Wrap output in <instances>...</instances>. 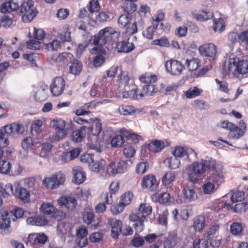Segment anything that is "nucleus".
Segmentation results:
<instances>
[{
	"instance_id": "1",
	"label": "nucleus",
	"mask_w": 248,
	"mask_h": 248,
	"mask_svg": "<svg viewBox=\"0 0 248 248\" xmlns=\"http://www.w3.org/2000/svg\"><path fill=\"white\" fill-rule=\"evenodd\" d=\"M216 163L215 159L206 157L201 161L194 162L188 165L186 170L189 181L192 183H197L206 170H213L217 168Z\"/></svg>"
},
{
	"instance_id": "2",
	"label": "nucleus",
	"mask_w": 248,
	"mask_h": 248,
	"mask_svg": "<svg viewBox=\"0 0 248 248\" xmlns=\"http://www.w3.org/2000/svg\"><path fill=\"white\" fill-rule=\"evenodd\" d=\"M152 207L145 203H141L137 212L129 216L131 221L134 222L133 227L136 232H141L144 228V222L146 221V217L151 214Z\"/></svg>"
},
{
	"instance_id": "3",
	"label": "nucleus",
	"mask_w": 248,
	"mask_h": 248,
	"mask_svg": "<svg viewBox=\"0 0 248 248\" xmlns=\"http://www.w3.org/2000/svg\"><path fill=\"white\" fill-rule=\"evenodd\" d=\"M24 127L18 124L12 123L7 124L0 129V147H6L9 145V139L16 134H22L24 132Z\"/></svg>"
},
{
	"instance_id": "4",
	"label": "nucleus",
	"mask_w": 248,
	"mask_h": 248,
	"mask_svg": "<svg viewBox=\"0 0 248 248\" xmlns=\"http://www.w3.org/2000/svg\"><path fill=\"white\" fill-rule=\"evenodd\" d=\"M0 214L1 217L0 221V229H5L10 226L11 220L15 221L17 219L21 218L24 215V211L21 208L16 207L10 212L5 210Z\"/></svg>"
},
{
	"instance_id": "5",
	"label": "nucleus",
	"mask_w": 248,
	"mask_h": 248,
	"mask_svg": "<svg viewBox=\"0 0 248 248\" xmlns=\"http://www.w3.org/2000/svg\"><path fill=\"white\" fill-rule=\"evenodd\" d=\"M18 10H19V13L22 14V20L25 22H29L32 20L38 13L32 0H28L23 2Z\"/></svg>"
},
{
	"instance_id": "6",
	"label": "nucleus",
	"mask_w": 248,
	"mask_h": 248,
	"mask_svg": "<svg viewBox=\"0 0 248 248\" xmlns=\"http://www.w3.org/2000/svg\"><path fill=\"white\" fill-rule=\"evenodd\" d=\"M228 69L234 75H244L248 72V62L246 60H240L237 58L230 59Z\"/></svg>"
},
{
	"instance_id": "7",
	"label": "nucleus",
	"mask_w": 248,
	"mask_h": 248,
	"mask_svg": "<svg viewBox=\"0 0 248 248\" xmlns=\"http://www.w3.org/2000/svg\"><path fill=\"white\" fill-rule=\"evenodd\" d=\"M65 181V175L61 172L53 174L51 177L45 178L43 183L48 189H56L64 184Z\"/></svg>"
},
{
	"instance_id": "8",
	"label": "nucleus",
	"mask_w": 248,
	"mask_h": 248,
	"mask_svg": "<svg viewBox=\"0 0 248 248\" xmlns=\"http://www.w3.org/2000/svg\"><path fill=\"white\" fill-rule=\"evenodd\" d=\"M128 164L124 161L119 162H111L107 167V171L109 175L115 176L118 173L124 172L127 169Z\"/></svg>"
},
{
	"instance_id": "9",
	"label": "nucleus",
	"mask_w": 248,
	"mask_h": 248,
	"mask_svg": "<svg viewBox=\"0 0 248 248\" xmlns=\"http://www.w3.org/2000/svg\"><path fill=\"white\" fill-rule=\"evenodd\" d=\"M109 30H110V29L106 27L101 30L97 34L92 36L90 40L91 44L95 46H100L105 45L107 42L108 38L109 37L108 34Z\"/></svg>"
},
{
	"instance_id": "10",
	"label": "nucleus",
	"mask_w": 248,
	"mask_h": 248,
	"mask_svg": "<svg viewBox=\"0 0 248 248\" xmlns=\"http://www.w3.org/2000/svg\"><path fill=\"white\" fill-rule=\"evenodd\" d=\"M165 68L168 73L172 75H178L183 71L184 66L177 60H170L166 62Z\"/></svg>"
},
{
	"instance_id": "11",
	"label": "nucleus",
	"mask_w": 248,
	"mask_h": 248,
	"mask_svg": "<svg viewBox=\"0 0 248 248\" xmlns=\"http://www.w3.org/2000/svg\"><path fill=\"white\" fill-rule=\"evenodd\" d=\"M65 82L63 78L60 77L55 78L53 84L50 86L51 92L54 96H59L63 92Z\"/></svg>"
},
{
	"instance_id": "12",
	"label": "nucleus",
	"mask_w": 248,
	"mask_h": 248,
	"mask_svg": "<svg viewBox=\"0 0 248 248\" xmlns=\"http://www.w3.org/2000/svg\"><path fill=\"white\" fill-rule=\"evenodd\" d=\"M182 198H179L176 200L178 203H182L184 202H188L194 201L196 197L195 190L191 186H186L182 191Z\"/></svg>"
},
{
	"instance_id": "13",
	"label": "nucleus",
	"mask_w": 248,
	"mask_h": 248,
	"mask_svg": "<svg viewBox=\"0 0 248 248\" xmlns=\"http://www.w3.org/2000/svg\"><path fill=\"white\" fill-rule=\"evenodd\" d=\"M119 188V183L113 182L109 186V192L103 193L101 196V201L105 202L108 205L113 202L112 194H115Z\"/></svg>"
},
{
	"instance_id": "14",
	"label": "nucleus",
	"mask_w": 248,
	"mask_h": 248,
	"mask_svg": "<svg viewBox=\"0 0 248 248\" xmlns=\"http://www.w3.org/2000/svg\"><path fill=\"white\" fill-rule=\"evenodd\" d=\"M209 181L213 183L217 187L224 181V177L221 169L215 168L212 170L210 175L207 178Z\"/></svg>"
},
{
	"instance_id": "15",
	"label": "nucleus",
	"mask_w": 248,
	"mask_h": 248,
	"mask_svg": "<svg viewBox=\"0 0 248 248\" xmlns=\"http://www.w3.org/2000/svg\"><path fill=\"white\" fill-rule=\"evenodd\" d=\"M71 227L69 223L60 222L57 225V234L63 242L65 241V236L70 234Z\"/></svg>"
},
{
	"instance_id": "16",
	"label": "nucleus",
	"mask_w": 248,
	"mask_h": 248,
	"mask_svg": "<svg viewBox=\"0 0 248 248\" xmlns=\"http://www.w3.org/2000/svg\"><path fill=\"white\" fill-rule=\"evenodd\" d=\"M19 9L18 2L14 0H9L2 3L0 6V11L3 14L10 13Z\"/></svg>"
},
{
	"instance_id": "17",
	"label": "nucleus",
	"mask_w": 248,
	"mask_h": 248,
	"mask_svg": "<svg viewBox=\"0 0 248 248\" xmlns=\"http://www.w3.org/2000/svg\"><path fill=\"white\" fill-rule=\"evenodd\" d=\"M199 51L203 56L212 57L216 54L217 50L214 44L209 43L201 46L199 47Z\"/></svg>"
},
{
	"instance_id": "18",
	"label": "nucleus",
	"mask_w": 248,
	"mask_h": 248,
	"mask_svg": "<svg viewBox=\"0 0 248 248\" xmlns=\"http://www.w3.org/2000/svg\"><path fill=\"white\" fill-rule=\"evenodd\" d=\"M141 186L143 188H148L151 191L155 190L157 186L155 177L152 175L144 177L142 181Z\"/></svg>"
},
{
	"instance_id": "19",
	"label": "nucleus",
	"mask_w": 248,
	"mask_h": 248,
	"mask_svg": "<svg viewBox=\"0 0 248 248\" xmlns=\"http://www.w3.org/2000/svg\"><path fill=\"white\" fill-rule=\"evenodd\" d=\"M58 202L61 205L64 206L69 210L75 209L77 204L76 199L72 197H62Z\"/></svg>"
},
{
	"instance_id": "20",
	"label": "nucleus",
	"mask_w": 248,
	"mask_h": 248,
	"mask_svg": "<svg viewBox=\"0 0 248 248\" xmlns=\"http://www.w3.org/2000/svg\"><path fill=\"white\" fill-rule=\"evenodd\" d=\"M116 47L118 52L129 53L134 49L135 47L134 44L129 42L128 40L118 42Z\"/></svg>"
},
{
	"instance_id": "21",
	"label": "nucleus",
	"mask_w": 248,
	"mask_h": 248,
	"mask_svg": "<svg viewBox=\"0 0 248 248\" xmlns=\"http://www.w3.org/2000/svg\"><path fill=\"white\" fill-rule=\"evenodd\" d=\"M72 174L74 178V182L77 184L82 183L86 179L85 173L80 167H74L73 168Z\"/></svg>"
},
{
	"instance_id": "22",
	"label": "nucleus",
	"mask_w": 248,
	"mask_h": 248,
	"mask_svg": "<svg viewBox=\"0 0 248 248\" xmlns=\"http://www.w3.org/2000/svg\"><path fill=\"white\" fill-rule=\"evenodd\" d=\"M15 190L14 191L13 195L22 201H27L30 197V193L29 190L25 188L20 187L19 186H15Z\"/></svg>"
},
{
	"instance_id": "23",
	"label": "nucleus",
	"mask_w": 248,
	"mask_h": 248,
	"mask_svg": "<svg viewBox=\"0 0 248 248\" xmlns=\"http://www.w3.org/2000/svg\"><path fill=\"white\" fill-rule=\"evenodd\" d=\"M122 222L120 220H115L111 224V236L114 239H117L122 232Z\"/></svg>"
},
{
	"instance_id": "24",
	"label": "nucleus",
	"mask_w": 248,
	"mask_h": 248,
	"mask_svg": "<svg viewBox=\"0 0 248 248\" xmlns=\"http://www.w3.org/2000/svg\"><path fill=\"white\" fill-rule=\"evenodd\" d=\"M192 17L199 21H204L212 19L214 16L211 11H203L200 14L193 12L191 14Z\"/></svg>"
},
{
	"instance_id": "25",
	"label": "nucleus",
	"mask_w": 248,
	"mask_h": 248,
	"mask_svg": "<svg viewBox=\"0 0 248 248\" xmlns=\"http://www.w3.org/2000/svg\"><path fill=\"white\" fill-rule=\"evenodd\" d=\"M120 133L124 137L131 140L134 143H138L140 141H143V139L141 136L135 133H131L125 128L121 129Z\"/></svg>"
},
{
	"instance_id": "26",
	"label": "nucleus",
	"mask_w": 248,
	"mask_h": 248,
	"mask_svg": "<svg viewBox=\"0 0 248 248\" xmlns=\"http://www.w3.org/2000/svg\"><path fill=\"white\" fill-rule=\"evenodd\" d=\"M86 128L87 126H82L80 129L74 130L71 137L72 141L76 143L81 142L85 135L83 131L86 132Z\"/></svg>"
},
{
	"instance_id": "27",
	"label": "nucleus",
	"mask_w": 248,
	"mask_h": 248,
	"mask_svg": "<svg viewBox=\"0 0 248 248\" xmlns=\"http://www.w3.org/2000/svg\"><path fill=\"white\" fill-rule=\"evenodd\" d=\"M158 91L157 88L153 84L145 85L143 87L142 92L140 93L139 95L142 97L144 94L152 96Z\"/></svg>"
},
{
	"instance_id": "28",
	"label": "nucleus",
	"mask_w": 248,
	"mask_h": 248,
	"mask_svg": "<svg viewBox=\"0 0 248 248\" xmlns=\"http://www.w3.org/2000/svg\"><path fill=\"white\" fill-rule=\"evenodd\" d=\"M82 64L80 61L75 60L69 66L70 72L73 75L79 74L82 70Z\"/></svg>"
},
{
	"instance_id": "29",
	"label": "nucleus",
	"mask_w": 248,
	"mask_h": 248,
	"mask_svg": "<svg viewBox=\"0 0 248 248\" xmlns=\"http://www.w3.org/2000/svg\"><path fill=\"white\" fill-rule=\"evenodd\" d=\"M173 156L178 158H182L184 160H187V156L185 154V148L181 146H176L172 150Z\"/></svg>"
},
{
	"instance_id": "30",
	"label": "nucleus",
	"mask_w": 248,
	"mask_h": 248,
	"mask_svg": "<svg viewBox=\"0 0 248 248\" xmlns=\"http://www.w3.org/2000/svg\"><path fill=\"white\" fill-rule=\"evenodd\" d=\"M89 113H90V111L84 110L83 109H78L76 111V114L77 115V116L74 117L73 120L74 122L79 124H83L84 123H87L88 122L87 120L85 119H83V118L79 117V116L84 115Z\"/></svg>"
},
{
	"instance_id": "31",
	"label": "nucleus",
	"mask_w": 248,
	"mask_h": 248,
	"mask_svg": "<svg viewBox=\"0 0 248 248\" xmlns=\"http://www.w3.org/2000/svg\"><path fill=\"white\" fill-rule=\"evenodd\" d=\"M80 153V150L78 148H75L67 153L62 156V159L65 162L69 161L77 157Z\"/></svg>"
},
{
	"instance_id": "32",
	"label": "nucleus",
	"mask_w": 248,
	"mask_h": 248,
	"mask_svg": "<svg viewBox=\"0 0 248 248\" xmlns=\"http://www.w3.org/2000/svg\"><path fill=\"white\" fill-rule=\"evenodd\" d=\"M86 130L88 133H91L93 136H98L102 131V124L98 121L95 122V125L93 127L87 126Z\"/></svg>"
},
{
	"instance_id": "33",
	"label": "nucleus",
	"mask_w": 248,
	"mask_h": 248,
	"mask_svg": "<svg viewBox=\"0 0 248 248\" xmlns=\"http://www.w3.org/2000/svg\"><path fill=\"white\" fill-rule=\"evenodd\" d=\"M53 146V145L49 142H45L42 144L39 154L40 156L43 158L47 157L51 151Z\"/></svg>"
},
{
	"instance_id": "34",
	"label": "nucleus",
	"mask_w": 248,
	"mask_h": 248,
	"mask_svg": "<svg viewBox=\"0 0 248 248\" xmlns=\"http://www.w3.org/2000/svg\"><path fill=\"white\" fill-rule=\"evenodd\" d=\"M185 64L189 71H193L197 70L200 66V61L198 59L193 58L191 60H186Z\"/></svg>"
},
{
	"instance_id": "35",
	"label": "nucleus",
	"mask_w": 248,
	"mask_h": 248,
	"mask_svg": "<svg viewBox=\"0 0 248 248\" xmlns=\"http://www.w3.org/2000/svg\"><path fill=\"white\" fill-rule=\"evenodd\" d=\"M137 0H126L124 6V9L125 12L130 14L137 10V5L134 3Z\"/></svg>"
},
{
	"instance_id": "36",
	"label": "nucleus",
	"mask_w": 248,
	"mask_h": 248,
	"mask_svg": "<svg viewBox=\"0 0 248 248\" xmlns=\"http://www.w3.org/2000/svg\"><path fill=\"white\" fill-rule=\"evenodd\" d=\"M131 16L129 14L122 15L118 20L119 26L122 28H124L129 25L131 20Z\"/></svg>"
},
{
	"instance_id": "37",
	"label": "nucleus",
	"mask_w": 248,
	"mask_h": 248,
	"mask_svg": "<svg viewBox=\"0 0 248 248\" xmlns=\"http://www.w3.org/2000/svg\"><path fill=\"white\" fill-rule=\"evenodd\" d=\"M225 27V22L223 19L217 18L214 20L213 30L215 31L221 32Z\"/></svg>"
},
{
	"instance_id": "38",
	"label": "nucleus",
	"mask_w": 248,
	"mask_h": 248,
	"mask_svg": "<svg viewBox=\"0 0 248 248\" xmlns=\"http://www.w3.org/2000/svg\"><path fill=\"white\" fill-rule=\"evenodd\" d=\"M105 161L102 160L101 161H96L94 162L93 160V163L91 164V167H89L92 170L96 173L100 172L102 170H104L105 169Z\"/></svg>"
},
{
	"instance_id": "39",
	"label": "nucleus",
	"mask_w": 248,
	"mask_h": 248,
	"mask_svg": "<svg viewBox=\"0 0 248 248\" xmlns=\"http://www.w3.org/2000/svg\"><path fill=\"white\" fill-rule=\"evenodd\" d=\"M10 194L13 195L14 189L12 185L10 183L7 184L5 187H0V195L5 198L10 195Z\"/></svg>"
},
{
	"instance_id": "40",
	"label": "nucleus",
	"mask_w": 248,
	"mask_h": 248,
	"mask_svg": "<svg viewBox=\"0 0 248 248\" xmlns=\"http://www.w3.org/2000/svg\"><path fill=\"white\" fill-rule=\"evenodd\" d=\"M124 136L121 134L113 137L111 140V146L115 148L121 147L124 142Z\"/></svg>"
},
{
	"instance_id": "41",
	"label": "nucleus",
	"mask_w": 248,
	"mask_h": 248,
	"mask_svg": "<svg viewBox=\"0 0 248 248\" xmlns=\"http://www.w3.org/2000/svg\"><path fill=\"white\" fill-rule=\"evenodd\" d=\"M175 175L176 173L174 171L167 172L162 179L163 184L165 186L170 185L174 180Z\"/></svg>"
},
{
	"instance_id": "42",
	"label": "nucleus",
	"mask_w": 248,
	"mask_h": 248,
	"mask_svg": "<svg viewBox=\"0 0 248 248\" xmlns=\"http://www.w3.org/2000/svg\"><path fill=\"white\" fill-rule=\"evenodd\" d=\"M164 147V142L159 140L153 141L149 145L150 150L155 153L160 152Z\"/></svg>"
},
{
	"instance_id": "43",
	"label": "nucleus",
	"mask_w": 248,
	"mask_h": 248,
	"mask_svg": "<svg viewBox=\"0 0 248 248\" xmlns=\"http://www.w3.org/2000/svg\"><path fill=\"white\" fill-rule=\"evenodd\" d=\"M166 161L168 164L169 168L172 170L178 168L180 165L179 159L174 156L166 159Z\"/></svg>"
},
{
	"instance_id": "44",
	"label": "nucleus",
	"mask_w": 248,
	"mask_h": 248,
	"mask_svg": "<svg viewBox=\"0 0 248 248\" xmlns=\"http://www.w3.org/2000/svg\"><path fill=\"white\" fill-rule=\"evenodd\" d=\"M133 194L130 192H126L121 197V202L119 203L120 206H125L128 205L132 199Z\"/></svg>"
},
{
	"instance_id": "45",
	"label": "nucleus",
	"mask_w": 248,
	"mask_h": 248,
	"mask_svg": "<svg viewBox=\"0 0 248 248\" xmlns=\"http://www.w3.org/2000/svg\"><path fill=\"white\" fill-rule=\"evenodd\" d=\"M202 90L199 89L197 87H193L189 88L186 93V95L188 98H194L196 96H199L201 93Z\"/></svg>"
},
{
	"instance_id": "46",
	"label": "nucleus",
	"mask_w": 248,
	"mask_h": 248,
	"mask_svg": "<svg viewBox=\"0 0 248 248\" xmlns=\"http://www.w3.org/2000/svg\"><path fill=\"white\" fill-rule=\"evenodd\" d=\"M11 164L6 160L0 161V173L7 174L10 172Z\"/></svg>"
},
{
	"instance_id": "47",
	"label": "nucleus",
	"mask_w": 248,
	"mask_h": 248,
	"mask_svg": "<svg viewBox=\"0 0 248 248\" xmlns=\"http://www.w3.org/2000/svg\"><path fill=\"white\" fill-rule=\"evenodd\" d=\"M205 225V218L203 217H199L196 219L193 224V227L196 231H201L204 227Z\"/></svg>"
},
{
	"instance_id": "48",
	"label": "nucleus",
	"mask_w": 248,
	"mask_h": 248,
	"mask_svg": "<svg viewBox=\"0 0 248 248\" xmlns=\"http://www.w3.org/2000/svg\"><path fill=\"white\" fill-rule=\"evenodd\" d=\"M51 124L55 130L65 129V121L61 118L54 119L51 122Z\"/></svg>"
},
{
	"instance_id": "49",
	"label": "nucleus",
	"mask_w": 248,
	"mask_h": 248,
	"mask_svg": "<svg viewBox=\"0 0 248 248\" xmlns=\"http://www.w3.org/2000/svg\"><path fill=\"white\" fill-rule=\"evenodd\" d=\"M140 79L141 82L144 83L151 84L156 81L157 78L155 75L146 74L145 75L141 76L140 78Z\"/></svg>"
},
{
	"instance_id": "50",
	"label": "nucleus",
	"mask_w": 248,
	"mask_h": 248,
	"mask_svg": "<svg viewBox=\"0 0 248 248\" xmlns=\"http://www.w3.org/2000/svg\"><path fill=\"white\" fill-rule=\"evenodd\" d=\"M118 111L120 114L124 115H127L135 112V108L131 106H121L118 108Z\"/></svg>"
},
{
	"instance_id": "51",
	"label": "nucleus",
	"mask_w": 248,
	"mask_h": 248,
	"mask_svg": "<svg viewBox=\"0 0 248 248\" xmlns=\"http://www.w3.org/2000/svg\"><path fill=\"white\" fill-rule=\"evenodd\" d=\"M216 185L207 179V182L203 186V191L205 194H210L214 191Z\"/></svg>"
},
{
	"instance_id": "52",
	"label": "nucleus",
	"mask_w": 248,
	"mask_h": 248,
	"mask_svg": "<svg viewBox=\"0 0 248 248\" xmlns=\"http://www.w3.org/2000/svg\"><path fill=\"white\" fill-rule=\"evenodd\" d=\"M245 199L244 192L240 191H234L231 196V201L232 202H241Z\"/></svg>"
},
{
	"instance_id": "53",
	"label": "nucleus",
	"mask_w": 248,
	"mask_h": 248,
	"mask_svg": "<svg viewBox=\"0 0 248 248\" xmlns=\"http://www.w3.org/2000/svg\"><path fill=\"white\" fill-rule=\"evenodd\" d=\"M208 242L205 239H196L193 242V248H207Z\"/></svg>"
},
{
	"instance_id": "54",
	"label": "nucleus",
	"mask_w": 248,
	"mask_h": 248,
	"mask_svg": "<svg viewBox=\"0 0 248 248\" xmlns=\"http://www.w3.org/2000/svg\"><path fill=\"white\" fill-rule=\"evenodd\" d=\"M243 230L242 225L240 223L233 222L230 226V232L234 235H237Z\"/></svg>"
},
{
	"instance_id": "55",
	"label": "nucleus",
	"mask_w": 248,
	"mask_h": 248,
	"mask_svg": "<svg viewBox=\"0 0 248 248\" xmlns=\"http://www.w3.org/2000/svg\"><path fill=\"white\" fill-rule=\"evenodd\" d=\"M34 239V243L35 244H44L47 240V237L44 233L36 234L32 235Z\"/></svg>"
},
{
	"instance_id": "56",
	"label": "nucleus",
	"mask_w": 248,
	"mask_h": 248,
	"mask_svg": "<svg viewBox=\"0 0 248 248\" xmlns=\"http://www.w3.org/2000/svg\"><path fill=\"white\" fill-rule=\"evenodd\" d=\"M105 62L104 56L101 54H97L93 61V64L95 67H99L103 64Z\"/></svg>"
},
{
	"instance_id": "57",
	"label": "nucleus",
	"mask_w": 248,
	"mask_h": 248,
	"mask_svg": "<svg viewBox=\"0 0 248 248\" xmlns=\"http://www.w3.org/2000/svg\"><path fill=\"white\" fill-rule=\"evenodd\" d=\"M43 123L42 121L40 120H36L33 122L31 126V130L32 133L35 132L36 133H39L42 131V126Z\"/></svg>"
},
{
	"instance_id": "58",
	"label": "nucleus",
	"mask_w": 248,
	"mask_h": 248,
	"mask_svg": "<svg viewBox=\"0 0 248 248\" xmlns=\"http://www.w3.org/2000/svg\"><path fill=\"white\" fill-rule=\"evenodd\" d=\"M144 239L145 242H146L147 243L151 244L155 242L154 244L157 243L159 245H160V243L159 242V236L155 234H149L145 236Z\"/></svg>"
},
{
	"instance_id": "59",
	"label": "nucleus",
	"mask_w": 248,
	"mask_h": 248,
	"mask_svg": "<svg viewBox=\"0 0 248 248\" xmlns=\"http://www.w3.org/2000/svg\"><path fill=\"white\" fill-rule=\"evenodd\" d=\"M236 127H234V129H232V131L230 132V135L233 138L238 139L242 136L246 131L239 128L237 125Z\"/></svg>"
},
{
	"instance_id": "60",
	"label": "nucleus",
	"mask_w": 248,
	"mask_h": 248,
	"mask_svg": "<svg viewBox=\"0 0 248 248\" xmlns=\"http://www.w3.org/2000/svg\"><path fill=\"white\" fill-rule=\"evenodd\" d=\"M144 244V239L140 236H135L132 240V245L137 248L143 246Z\"/></svg>"
},
{
	"instance_id": "61",
	"label": "nucleus",
	"mask_w": 248,
	"mask_h": 248,
	"mask_svg": "<svg viewBox=\"0 0 248 248\" xmlns=\"http://www.w3.org/2000/svg\"><path fill=\"white\" fill-rule=\"evenodd\" d=\"M248 208V203L247 202H243L235 204L233 208V211L235 212H245Z\"/></svg>"
},
{
	"instance_id": "62",
	"label": "nucleus",
	"mask_w": 248,
	"mask_h": 248,
	"mask_svg": "<svg viewBox=\"0 0 248 248\" xmlns=\"http://www.w3.org/2000/svg\"><path fill=\"white\" fill-rule=\"evenodd\" d=\"M47 96V93L45 89L39 90L35 95V99L40 102L45 100Z\"/></svg>"
},
{
	"instance_id": "63",
	"label": "nucleus",
	"mask_w": 248,
	"mask_h": 248,
	"mask_svg": "<svg viewBox=\"0 0 248 248\" xmlns=\"http://www.w3.org/2000/svg\"><path fill=\"white\" fill-rule=\"evenodd\" d=\"M109 17V16L108 12L101 11L96 16L95 19L96 22H104L107 21Z\"/></svg>"
},
{
	"instance_id": "64",
	"label": "nucleus",
	"mask_w": 248,
	"mask_h": 248,
	"mask_svg": "<svg viewBox=\"0 0 248 248\" xmlns=\"http://www.w3.org/2000/svg\"><path fill=\"white\" fill-rule=\"evenodd\" d=\"M153 43L154 45L160 46L168 47L170 46L169 41L165 37H162L159 39L155 40Z\"/></svg>"
}]
</instances>
